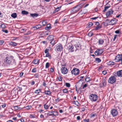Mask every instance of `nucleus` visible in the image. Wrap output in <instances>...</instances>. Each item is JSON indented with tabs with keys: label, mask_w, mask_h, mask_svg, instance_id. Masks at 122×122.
Here are the masks:
<instances>
[{
	"label": "nucleus",
	"mask_w": 122,
	"mask_h": 122,
	"mask_svg": "<svg viewBox=\"0 0 122 122\" xmlns=\"http://www.w3.org/2000/svg\"><path fill=\"white\" fill-rule=\"evenodd\" d=\"M13 57L12 56L7 57L4 60V62L6 64H9L12 61Z\"/></svg>",
	"instance_id": "nucleus-1"
},
{
	"label": "nucleus",
	"mask_w": 122,
	"mask_h": 122,
	"mask_svg": "<svg viewBox=\"0 0 122 122\" xmlns=\"http://www.w3.org/2000/svg\"><path fill=\"white\" fill-rule=\"evenodd\" d=\"M80 5H77L72 8L71 12V13L74 14L78 11L80 8Z\"/></svg>",
	"instance_id": "nucleus-2"
},
{
	"label": "nucleus",
	"mask_w": 122,
	"mask_h": 122,
	"mask_svg": "<svg viewBox=\"0 0 122 122\" xmlns=\"http://www.w3.org/2000/svg\"><path fill=\"white\" fill-rule=\"evenodd\" d=\"M90 99L92 101H96L97 99V95L92 94L90 96Z\"/></svg>",
	"instance_id": "nucleus-3"
},
{
	"label": "nucleus",
	"mask_w": 122,
	"mask_h": 122,
	"mask_svg": "<svg viewBox=\"0 0 122 122\" xmlns=\"http://www.w3.org/2000/svg\"><path fill=\"white\" fill-rule=\"evenodd\" d=\"M116 81V78L114 76H111L109 79L108 82L111 84H113Z\"/></svg>",
	"instance_id": "nucleus-4"
},
{
	"label": "nucleus",
	"mask_w": 122,
	"mask_h": 122,
	"mask_svg": "<svg viewBox=\"0 0 122 122\" xmlns=\"http://www.w3.org/2000/svg\"><path fill=\"white\" fill-rule=\"evenodd\" d=\"M79 69L76 68L73 69L71 73L72 74L76 75L79 74Z\"/></svg>",
	"instance_id": "nucleus-5"
},
{
	"label": "nucleus",
	"mask_w": 122,
	"mask_h": 122,
	"mask_svg": "<svg viewBox=\"0 0 122 122\" xmlns=\"http://www.w3.org/2000/svg\"><path fill=\"white\" fill-rule=\"evenodd\" d=\"M56 48L58 51H61L62 50L63 47L62 45L61 44L57 45L55 46Z\"/></svg>",
	"instance_id": "nucleus-6"
},
{
	"label": "nucleus",
	"mask_w": 122,
	"mask_h": 122,
	"mask_svg": "<svg viewBox=\"0 0 122 122\" xmlns=\"http://www.w3.org/2000/svg\"><path fill=\"white\" fill-rule=\"evenodd\" d=\"M48 114L49 116L54 115L56 116L58 115V113L56 111H51L49 112Z\"/></svg>",
	"instance_id": "nucleus-7"
},
{
	"label": "nucleus",
	"mask_w": 122,
	"mask_h": 122,
	"mask_svg": "<svg viewBox=\"0 0 122 122\" xmlns=\"http://www.w3.org/2000/svg\"><path fill=\"white\" fill-rule=\"evenodd\" d=\"M61 73L64 74H66L68 72V70L65 67H62L61 68Z\"/></svg>",
	"instance_id": "nucleus-8"
},
{
	"label": "nucleus",
	"mask_w": 122,
	"mask_h": 122,
	"mask_svg": "<svg viewBox=\"0 0 122 122\" xmlns=\"http://www.w3.org/2000/svg\"><path fill=\"white\" fill-rule=\"evenodd\" d=\"M111 113L112 115L114 116H116L118 113L117 110L114 109H112L111 111Z\"/></svg>",
	"instance_id": "nucleus-9"
},
{
	"label": "nucleus",
	"mask_w": 122,
	"mask_h": 122,
	"mask_svg": "<svg viewBox=\"0 0 122 122\" xmlns=\"http://www.w3.org/2000/svg\"><path fill=\"white\" fill-rule=\"evenodd\" d=\"M68 49L70 51L72 52L74 51L73 46L71 44H69L67 45Z\"/></svg>",
	"instance_id": "nucleus-10"
},
{
	"label": "nucleus",
	"mask_w": 122,
	"mask_h": 122,
	"mask_svg": "<svg viewBox=\"0 0 122 122\" xmlns=\"http://www.w3.org/2000/svg\"><path fill=\"white\" fill-rule=\"evenodd\" d=\"M122 57V55H118L116 57L115 60L117 62L120 61Z\"/></svg>",
	"instance_id": "nucleus-11"
},
{
	"label": "nucleus",
	"mask_w": 122,
	"mask_h": 122,
	"mask_svg": "<svg viewBox=\"0 0 122 122\" xmlns=\"http://www.w3.org/2000/svg\"><path fill=\"white\" fill-rule=\"evenodd\" d=\"M113 11L111 9L109 10L106 13V15L107 17L111 15L112 14Z\"/></svg>",
	"instance_id": "nucleus-12"
},
{
	"label": "nucleus",
	"mask_w": 122,
	"mask_h": 122,
	"mask_svg": "<svg viewBox=\"0 0 122 122\" xmlns=\"http://www.w3.org/2000/svg\"><path fill=\"white\" fill-rule=\"evenodd\" d=\"M44 105V108L46 109H47L50 105V103L47 102Z\"/></svg>",
	"instance_id": "nucleus-13"
},
{
	"label": "nucleus",
	"mask_w": 122,
	"mask_h": 122,
	"mask_svg": "<svg viewBox=\"0 0 122 122\" xmlns=\"http://www.w3.org/2000/svg\"><path fill=\"white\" fill-rule=\"evenodd\" d=\"M9 44L10 46H16L17 45L16 43L13 41L10 42H9Z\"/></svg>",
	"instance_id": "nucleus-14"
},
{
	"label": "nucleus",
	"mask_w": 122,
	"mask_h": 122,
	"mask_svg": "<svg viewBox=\"0 0 122 122\" xmlns=\"http://www.w3.org/2000/svg\"><path fill=\"white\" fill-rule=\"evenodd\" d=\"M109 23L112 25H113L116 24L115 20L114 19H112L110 21Z\"/></svg>",
	"instance_id": "nucleus-15"
},
{
	"label": "nucleus",
	"mask_w": 122,
	"mask_h": 122,
	"mask_svg": "<svg viewBox=\"0 0 122 122\" xmlns=\"http://www.w3.org/2000/svg\"><path fill=\"white\" fill-rule=\"evenodd\" d=\"M117 76H122V70H120L117 72Z\"/></svg>",
	"instance_id": "nucleus-16"
},
{
	"label": "nucleus",
	"mask_w": 122,
	"mask_h": 122,
	"mask_svg": "<svg viewBox=\"0 0 122 122\" xmlns=\"http://www.w3.org/2000/svg\"><path fill=\"white\" fill-rule=\"evenodd\" d=\"M44 93L48 95H50L51 93V92L49 90L45 91H44Z\"/></svg>",
	"instance_id": "nucleus-17"
},
{
	"label": "nucleus",
	"mask_w": 122,
	"mask_h": 122,
	"mask_svg": "<svg viewBox=\"0 0 122 122\" xmlns=\"http://www.w3.org/2000/svg\"><path fill=\"white\" fill-rule=\"evenodd\" d=\"M11 16L14 18H16L17 17V14L16 13H12L11 14Z\"/></svg>",
	"instance_id": "nucleus-18"
},
{
	"label": "nucleus",
	"mask_w": 122,
	"mask_h": 122,
	"mask_svg": "<svg viewBox=\"0 0 122 122\" xmlns=\"http://www.w3.org/2000/svg\"><path fill=\"white\" fill-rule=\"evenodd\" d=\"M53 36H48L47 39L49 41H52L53 40Z\"/></svg>",
	"instance_id": "nucleus-19"
},
{
	"label": "nucleus",
	"mask_w": 122,
	"mask_h": 122,
	"mask_svg": "<svg viewBox=\"0 0 122 122\" xmlns=\"http://www.w3.org/2000/svg\"><path fill=\"white\" fill-rule=\"evenodd\" d=\"M104 42V40L102 39H100L99 40L98 43L99 44H102Z\"/></svg>",
	"instance_id": "nucleus-20"
},
{
	"label": "nucleus",
	"mask_w": 122,
	"mask_h": 122,
	"mask_svg": "<svg viewBox=\"0 0 122 122\" xmlns=\"http://www.w3.org/2000/svg\"><path fill=\"white\" fill-rule=\"evenodd\" d=\"M39 60L36 59L34 60L33 61V63L35 64H36L39 63Z\"/></svg>",
	"instance_id": "nucleus-21"
},
{
	"label": "nucleus",
	"mask_w": 122,
	"mask_h": 122,
	"mask_svg": "<svg viewBox=\"0 0 122 122\" xmlns=\"http://www.w3.org/2000/svg\"><path fill=\"white\" fill-rule=\"evenodd\" d=\"M30 15L31 16H32L33 17H36L38 16V14L34 13V14H31Z\"/></svg>",
	"instance_id": "nucleus-22"
},
{
	"label": "nucleus",
	"mask_w": 122,
	"mask_h": 122,
	"mask_svg": "<svg viewBox=\"0 0 122 122\" xmlns=\"http://www.w3.org/2000/svg\"><path fill=\"white\" fill-rule=\"evenodd\" d=\"M50 24H48L47 25V27L45 28L46 30H50L51 28V27L50 26Z\"/></svg>",
	"instance_id": "nucleus-23"
},
{
	"label": "nucleus",
	"mask_w": 122,
	"mask_h": 122,
	"mask_svg": "<svg viewBox=\"0 0 122 122\" xmlns=\"http://www.w3.org/2000/svg\"><path fill=\"white\" fill-rule=\"evenodd\" d=\"M21 13L23 15H27L28 13V12L25 10H23L21 11Z\"/></svg>",
	"instance_id": "nucleus-24"
},
{
	"label": "nucleus",
	"mask_w": 122,
	"mask_h": 122,
	"mask_svg": "<svg viewBox=\"0 0 122 122\" xmlns=\"http://www.w3.org/2000/svg\"><path fill=\"white\" fill-rule=\"evenodd\" d=\"M107 64L109 66L113 65L114 64V63L113 61H110L107 63Z\"/></svg>",
	"instance_id": "nucleus-25"
},
{
	"label": "nucleus",
	"mask_w": 122,
	"mask_h": 122,
	"mask_svg": "<svg viewBox=\"0 0 122 122\" xmlns=\"http://www.w3.org/2000/svg\"><path fill=\"white\" fill-rule=\"evenodd\" d=\"M101 27L102 26L101 25H97V26L96 27L95 30H98L99 29L101 28Z\"/></svg>",
	"instance_id": "nucleus-26"
},
{
	"label": "nucleus",
	"mask_w": 122,
	"mask_h": 122,
	"mask_svg": "<svg viewBox=\"0 0 122 122\" xmlns=\"http://www.w3.org/2000/svg\"><path fill=\"white\" fill-rule=\"evenodd\" d=\"M41 25L39 24L36 25V29H38L39 28H41Z\"/></svg>",
	"instance_id": "nucleus-27"
},
{
	"label": "nucleus",
	"mask_w": 122,
	"mask_h": 122,
	"mask_svg": "<svg viewBox=\"0 0 122 122\" xmlns=\"http://www.w3.org/2000/svg\"><path fill=\"white\" fill-rule=\"evenodd\" d=\"M96 61L98 63L100 62L101 61V60L99 58H95Z\"/></svg>",
	"instance_id": "nucleus-28"
},
{
	"label": "nucleus",
	"mask_w": 122,
	"mask_h": 122,
	"mask_svg": "<svg viewBox=\"0 0 122 122\" xmlns=\"http://www.w3.org/2000/svg\"><path fill=\"white\" fill-rule=\"evenodd\" d=\"M47 22L46 20H43L42 22V25L43 26H45L47 24Z\"/></svg>",
	"instance_id": "nucleus-29"
},
{
	"label": "nucleus",
	"mask_w": 122,
	"mask_h": 122,
	"mask_svg": "<svg viewBox=\"0 0 122 122\" xmlns=\"http://www.w3.org/2000/svg\"><path fill=\"white\" fill-rule=\"evenodd\" d=\"M41 90L40 89H39L36 90L35 92L36 93L38 94L39 93L41 92Z\"/></svg>",
	"instance_id": "nucleus-30"
},
{
	"label": "nucleus",
	"mask_w": 122,
	"mask_h": 122,
	"mask_svg": "<svg viewBox=\"0 0 122 122\" xmlns=\"http://www.w3.org/2000/svg\"><path fill=\"white\" fill-rule=\"evenodd\" d=\"M53 40H52L51 41L50 43L53 46L54 45L55 43V41H54Z\"/></svg>",
	"instance_id": "nucleus-31"
},
{
	"label": "nucleus",
	"mask_w": 122,
	"mask_h": 122,
	"mask_svg": "<svg viewBox=\"0 0 122 122\" xmlns=\"http://www.w3.org/2000/svg\"><path fill=\"white\" fill-rule=\"evenodd\" d=\"M61 8V6H60L59 7L57 8L55 10V11L56 12H57Z\"/></svg>",
	"instance_id": "nucleus-32"
},
{
	"label": "nucleus",
	"mask_w": 122,
	"mask_h": 122,
	"mask_svg": "<svg viewBox=\"0 0 122 122\" xmlns=\"http://www.w3.org/2000/svg\"><path fill=\"white\" fill-rule=\"evenodd\" d=\"M26 30L23 29H21L20 30V32L22 33H24L25 32Z\"/></svg>",
	"instance_id": "nucleus-33"
},
{
	"label": "nucleus",
	"mask_w": 122,
	"mask_h": 122,
	"mask_svg": "<svg viewBox=\"0 0 122 122\" xmlns=\"http://www.w3.org/2000/svg\"><path fill=\"white\" fill-rule=\"evenodd\" d=\"M95 54L96 55H100V53L98 50H97L95 51Z\"/></svg>",
	"instance_id": "nucleus-34"
},
{
	"label": "nucleus",
	"mask_w": 122,
	"mask_h": 122,
	"mask_svg": "<svg viewBox=\"0 0 122 122\" xmlns=\"http://www.w3.org/2000/svg\"><path fill=\"white\" fill-rule=\"evenodd\" d=\"M110 6H105L104 9L103 11V12H105V11H106L108 9V8Z\"/></svg>",
	"instance_id": "nucleus-35"
},
{
	"label": "nucleus",
	"mask_w": 122,
	"mask_h": 122,
	"mask_svg": "<svg viewBox=\"0 0 122 122\" xmlns=\"http://www.w3.org/2000/svg\"><path fill=\"white\" fill-rule=\"evenodd\" d=\"M97 115L96 114L92 113L91 114V117H94L96 116Z\"/></svg>",
	"instance_id": "nucleus-36"
},
{
	"label": "nucleus",
	"mask_w": 122,
	"mask_h": 122,
	"mask_svg": "<svg viewBox=\"0 0 122 122\" xmlns=\"http://www.w3.org/2000/svg\"><path fill=\"white\" fill-rule=\"evenodd\" d=\"M85 80L87 82H88L90 81V79L89 77H87L85 78Z\"/></svg>",
	"instance_id": "nucleus-37"
},
{
	"label": "nucleus",
	"mask_w": 122,
	"mask_h": 122,
	"mask_svg": "<svg viewBox=\"0 0 122 122\" xmlns=\"http://www.w3.org/2000/svg\"><path fill=\"white\" fill-rule=\"evenodd\" d=\"M49 66V62H47L46 64V68H48Z\"/></svg>",
	"instance_id": "nucleus-38"
},
{
	"label": "nucleus",
	"mask_w": 122,
	"mask_h": 122,
	"mask_svg": "<svg viewBox=\"0 0 122 122\" xmlns=\"http://www.w3.org/2000/svg\"><path fill=\"white\" fill-rule=\"evenodd\" d=\"M46 56L45 57H49V58H51V56H50V55L49 54V53H46Z\"/></svg>",
	"instance_id": "nucleus-39"
},
{
	"label": "nucleus",
	"mask_w": 122,
	"mask_h": 122,
	"mask_svg": "<svg viewBox=\"0 0 122 122\" xmlns=\"http://www.w3.org/2000/svg\"><path fill=\"white\" fill-rule=\"evenodd\" d=\"M61 100L62 99H60L59 98H57L55 99V101L56 102H57Z\"/></svg>",
	"instance_id": "nucleus-40"
},
{
	"label": "nucleus",
	"mask_w": 122,
	"mask_h": 122,
	"mask_svg": "<svg viewBox=\"0 0 122 122\" xmlns=\"http://www.w3.org/2000/svg\"><path fill=\"white\" fill-rule=\"evenodd\" d=\"M99 52L100 53V54H102L103 52V50L102 49L98 50Z\"/></svg>",
	"instance_id": "nucleus-41"
},
{
	"label": "nucleus",
	"mask_w": 122,
	"mask_h": 122,
	"mask_svg": "<svg viewBox=\"0 0 122 122\" xmlns=\"http://www.w3.org/2000/svg\"><path fill=\"white\" fill-rule=\"evenodd\" d=\"M66 85V86L69 87L70 86V84L69 83H65Z\"/></svg>",
	"instance_id": "nucleus-42"
},
{
	"label": "nucleus",
	"mask_w": 122,
	"mask_h": 122,
	"mask_svg": "<svg viewBox=\"0 0 122 122\" xmlns=\"http://www.w3.org/2000/svg\"><path fill=\"white\" fill-rule=\"evenodd\" d=\"M32 107L31 106H26L25 108L26 109H30Z\"/></svg>",
	"instance_id": "nucleus-43"
},
{
	"label": "nucleus",
	"mask_w": 122,
	"mask_h": 122,
	"mask_svg": "<svg viewBox=\"0 0 122 122\" xmlns=\"http://www.w3.org/2000/svg\"><path fill=\"white\" fill-rule=\"evenodd\" d=\"M63 92L64 93H66L68 92L67 90L66 89H64L63 90Z\"/></svg>",
	"instance_id": "nucleus-44"
},
{
	"label": "nucleus",
	"mask_w": 122,
	"mask_h": 122,
	"mask_svg": "<svg viewBox=\"0 0 122 122\" xmlns=\"http://www.w3.org/2000/svg\"><path fill=\"white\" fill-rule=\"evenodd\" d=\"M93 35V33H92V32H90L88 34V36L90 37H91Z\"/></svg>",
	"instance_id": "nucleus-45"
},
{
	"label": "nucleus",
	"mask_w": 122,
	"mask_h": 122,
	"mask_svg": "<svg viewBox=\"0 0 122 122\" xmlns=\"http://www.w3.org/2000/svg\"><path fill=\"white\" fill-rule=\"evenodd\" d=\"M93 25V24L91 22H89L88 23V25L89 27H91Z\"/></svg>",
	"instance_id": "nucleus-46"
},
{
	"label": "nucleus",
	"mask_w": 122,
	"mask_h": 122,
	"mask_svg": "<svg viewBox=\"0 0 122 122\" xmlns=\"http://www.w3.org/2000/svg\"><path fill=\"white\" fill-rule=\"evenodd\" d=\"M24 122V120L22 119H19L18 121V122Z\"/></svg>",
	"instance_id": "nucleus-47"
},
{
	"label": "nucleus",
	"mask_w": 122,
	"mask_h": 122,
	"mask_svg": "<svg viewBox=\"0 0 122 122\" xmlns=\"http://www.w3.org/2000/svg\"><path fill=\"white\" fill-rule=\"evenodd\" d=\"M30 118H34L35 117V116L32 114H30Z\"/></svg>",
	"instance_id": "nucleus-48"
},
{
	"label": "nucleus",
	"mask_w": 122,
	"mask_h": 122,
	"mask_svg": "<svg viewBox=\"0 0 122 122\" xmlns=\"http://www.w3.org/2000/svg\"><path fill=\"white\" fill-rule=\"evenodd\" d=\"M32 71V72H35L36 71V68H34L33 69Z\"/></svg>",
	"instance_id": "nucleus-49"
},
{
	"label": "nucleus",
	"mask_w": 122,
	"mask_h": 122,
	"mask_svg": "<svg viewBox=\"0 0 122 122\" xmlns=\"http://www.w3.org/2000/svg\"><path fill=\"white\" fill-rule=\"evenodd\" d=\"M0 27L2 29H4L5 27V26L4 25L2 24L1 25Z\"/></svg>",
	"instance_id": "nucleus-50"
},
{
	"label": "nucleus",
	"mask_w": 122,
	"mask_h": 122,
	"mask_svg": "<svg viewBox=\"0 0 122 122\" xmlns=\"http://www.w3.org/2000/svg\"><path fill=\"white\" fill-rule=\"evenodd\" d=\"M89 119H85L84 120V122H89Z\"/></svg>",
	"instance_id": "nucleus-51"
},
{
	"label": "nucleus",
	"mask_w": 122,
	"mask_h": 122,
	"mask_svg": "<svg viewBox=\"0 0 122 122\" xmlns=\"http://www.w3.org/2000/svg\"><path fill=\"white\" fill-rule=\"evenodd\" d=\"M30 33H31V32L30 31H29L26 33L24 35H28L29 34H30Z\"/></svg>",
	"instance_id": "nucleus-52"
},
{
	"label": "nucleus",
	"mask_w": 122,
	"mask_h": 122,
	"mask_svg": "<svg viewBox=\"0 0 122 122\" xmlns=\"http://www.w3.org/2000/svg\"><path fill=\"white\" fill-rule=\"evenodd\" d=\"M58 80L60 81H62V79H61V76H59L58 78Z\"/></svg>",
	"instance_id": "nucleus-53"
},
{
	"label": "nucleus",
	"mask_w": 122,
	"mask_h": 122,
	"mask_svg": "<svg viewBox=\"0 0 122 122\" xmlns=\"http://www.w3.org/2000/svg\"><path fill=\"white\" fill-rule=\"evenodd\" d=\"M87 86V85L86 84H85L83 86L82 88L83 89L85 87H86Z\"/></svg>",
	"instance_id": "nucleus-54"
},
{
	"label": "nucleus",
	"mask_w": 122,
	"mask_h": 122,
	"mask_svg": "<svg viewBox=\"0 0 122 122\" xmlns=\"http://www.w3.org/2000/svg\"><path fill=\"white\" fill-rule=\"evenodd\" d=\"M2 31L3 32H5V33H7L8 32V30H3Z\"/></svg>",
	"instance_id": "nucleus-55"
},
{
	"label": "nucleus",
	"mask_w": 122,
	"mask_h": 122,
	"mask_svg": "<svg viewBox=\"0 0 122 122\" xmlns=\"http://www.w3.org/2000/svg\"><path fill=\"white\" fill-rule=\"evenodd\" d=\"M49 50L48 49H46L45 51V53H48Z\"/></svg>",
	"instance_id": "nucleus-56"
},
{
	"label": "nucleus",
	"mask_w": 122,
	"mask_h": 122,
	"mask_svg": "<svg viewBox=\"0 0 122 122\" xmlns=\"http://www.w3.org/2000/svg\"><path fill=\"white\" fill-rule=\"evenodd\" d=\"M34 76L35 77L37 78L38 77V74L36 73L35 74Z\"/></svg>",
	"instance_id": "nucleus-57"
},
{
	"label": "nucleus",
	"mask_w": 122,
	"mask_h": 122,
	"mask_svg": "<svg viewBox=\"0 0 122 122\" xmlns=\"http://www.w3.org/2000/svg\"><path fill=\"white\" fill-rule=\"evenodd\" d=\"M4 41H0V45H2L4 43Z\"/></svg>",
	"instance_id": "nucleus-58"
},
{
	"label": "nucleus",
	"mask_w": 122,
	"mask_h": 122,
	"mask_svg": "<svg viewBox=\"0 0 122 122\" xmlns=\"http://www.w3.org/2000/svg\"><path fill=\"white\" fill-rule=\"evenodd\" d=\"M14 108L16 110L18 109V107L17 106H15L14 107Z\"/></svg>",
	"instance_id": "nucleus-59"
},
{
	"label": "nucleus",
	"mask_w": 122,
	"mask_h": 122,
	"mask_svg": "<svg viewBox=\"0 0 122 122\" xmlns=\"http://www.w3.org/2000/svg\"><path fill=\"white\" fill-rule=\"evenodd\" d=\"M102 73L103 74L105 75L106 73V71H102Z\"/></svg>",
	"instance_id": "nucleus-60"
},
{
	"label": "nucleus",
	"mask_w": 122,
	"mask_h": 122,
	"mask_svg": "<svg viewBox=\"0 0 122 122\" xmlns=\"http://www.w3.org/2000/svg\"><path fill=\"white\" fill-rule=\"evenodd\" d=\"M115 32L116 33L118 34L119 33L120 31L119 30H117L116 31H115Z\"/></svg>",
	"instance_id": "nucleus-61"
},
{
	"label": "nucleus",
	"mask_w": 122,
	"mask_h": 122,
	"mask_svg": "<svg viewBox=\"0 0 122 122\" xmlns=\"http://www.w3.org/2000/svg\"><path fill=\"white\" fill-rule=\"evenodd\" d=\"M6 106V104H3V105H2V107L3 108L5 107Z\"/></svg>",
	"instance_id": "nucleus-62"
},
{
	"label": "nucleus",
	"mask_w": 122,
	"mask_h": 122,
	"mask_svg": "<svg viewBox=\"0 0 122 122\" xmlns=\"http://www.w3.org/2000/svg\"><path fill=\"white\" fill-rule=\"evenodd\" d=\"M98 18V17H95L92 18H91V19L92 20H95Z\"/></svg>",
	"instance_id": "nucleus-63"
},
{
	"label": "nucleus",
	"mask_w": 122,
	"mask_h": 122,
	"mask_svg": "<svg viewBox=\"0 0 122 122\" xmlns=\"http://www.w3.org/2000/svg\"><path fill=\"white\" fill-rule=\"evenodd\" d=\"M23 74V72L21 73L20 74V77L22 76Z\"/></svg>",
	"instance_id": "nucleus-64"
}]
</instances>
